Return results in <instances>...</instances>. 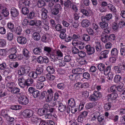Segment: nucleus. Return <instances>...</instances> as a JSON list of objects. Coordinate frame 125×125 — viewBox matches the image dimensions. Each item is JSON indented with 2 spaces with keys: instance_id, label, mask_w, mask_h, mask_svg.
Returning a JSON list of instances; mask_svg holds the SVG:
<instances>
[{
  "instance_id": "c03bdc74",
  "label": "nucleus",
  "mask_w": 125,
  "mask_h": 125,
  "mask_svg": "<svg viewBox=\"0 0 125 125\" xmlns=\"http://www.w3.org/2000/svg\"><path fill=\"white\" fill-rule=\"evenodd\" d=\"M124 84L121 83L120 85H119L116 87L117 90L119 92H122L123 90Z\"/></svg>"
},
{
  "instance_id": "8fccbe9b",
  "label": "nucleus",
  "mask_w": 125,
  "mask_h": 125,
  "mask_svg": "<svg viewBox=\"0 0 125 125\" xmlns=\"http://www.w3.org/2000/svg\"><path fill=\"white\" fill-rule=\"evenodd\" d=\"M72 37L73 40L79 41L80 40V37L79 35L73 34Z\"/></svg>"
},
{
  "instance_id": "cd10ccee",
  "label": "nucleus",
  "mask_w": 125,
  "mask_h": 125,
  "mask_svg": "<svg viewBox=\"0 0 125 125\" xmlns=\"http://www.w3.org/2000/svg\"><path fill=\"white\" fill-rule=\"evenodd\" d=\"M20 92V89L17 87H15L12 88L11 90V92L12 94H17Z\"/></svg>"
},
{
  "instance_id": "6ab92c4d",
  "label": "nucleus",
  "mask_w": 125,
  "mask_h": 125,
  "mask_svg": "<svg viewBox=\"0 0 125 125\" xmlns=\"http://www.w3.org/2000/svg\"><path fill=\"white\" fill-rule=\"evenodd\" d=\"M33 82V79L31 78H28L25 80V85L27 86H31Z\"/></svg>"
},
{
  "instance_id": "b1692460",
  "label": "nucleus",
  "mask_w": 125,
  "mask_h": 125,
  "mask_svg": "<svg viewBox=\"0 0 125 125\" xmlns=\"http://www.w3.org/2000/svg\"><path fill=\"white\" fill-rule=\"evenodd\" d=\"M10 68L7 67L6 68L4 71L3 73L4 74H8L10 73L11 72V69H13L12 67V65L10 64L9 65Z\"/></svg>"
},
{
  "instance_id": "473e14b6",
  "label": "nucleus",
  "mask_w": 125,
  "mask_h": 125,
  "mask_svg": "<svg viewBox=\"0 0 125 125\" xmlns=\"http://www.w3.org/2000/svg\"><path fill=\"white\" fill-rule=\"evenodd\" d=\"M97 104V103L96 102H94L92 103H89L87 104H86V107L87 109H89L93 108Z\"/></svg>"
},
{
  "instance_id": "37998d69",
  "label": "nucleus",
  "mask_w": 125,
  "mask_h": 125,
  "mask_svg": "<svg viewBox=\"0 0 125 125\" xmlns=\"http://www.w3.org/2000/svg\"><path fill=\"white\" fill-rule=\"evenodd\" d=\"M121 79V77L119 75H116L115 77L114 81L115 83H117L120 81Z\"/></svg>"
},
{
  "instance_id": "393cba45",
  "label": "nucleus",
  "mask_w": 125,
  "mask_h": 125,
  "mask_svg": "<svg viewBox=\"0 0 125 125\" xmlns=\"http://www.w3.org/2000/svg\"><path fill=\"white\" fill-rule=\"evenodd\" d=\"M38 75L36 71H31L29 74V76L30 77H32L34 79L38 77Z\"/></svg>"
},
{
  "instance_id": "9d476101",
  "label": "nucleus",
  "mask_w": 125,
  "mask_h": 125,
  "mask_svg": "<svg viewBox=\"0 0 125 125\" xmlns=\"http://www.w3.org/2000/svg\"><path fill=\"white\" fill-rule=\"evenodd\" d=\"M50 55V57L51 59V60L55 61L57 60H61L62 59L63 55Z\"/></svg>"
},
{
  "instance_id": "7c9ffc66",
  "label": "nucleus",
  "mask_w": 125,
  "mask_h": 125,
  "mask_svg": "<svg viewBox=\"0 0 125 125\" xmlns=\"http://www.w3.org/2000/svg\"><path fill=\"white\" fill-rule=\"evenodd\" d=\"M16 49V48L15 46L13 47L10 49L9 51L10 55H16L17 53V51Z\"/></svg>"
},
{
  "instance_id": "f3484780",
  "label": "nucleus",
  "mask_w": 125,
  "mask_h": 125,
  "mask_svg": "<svg viewBox=\"0 0 125 125\" xmlns=\"http://www.w3.org/2000/svg\"><path fill=\"white\" fill-rule=\"evenodd\" d=\"M42 12L41 14L42 18V19H45L47 17V11L45 8H43L42 9Z\"/></svg>"
},
{
  "instance_id": "bb28decb",
  "label": "nucleus",
  "mask_w": 125,
  "mask_h": 125,
  "mask_svg": "<svg viewBox=\"0 0 125 125\" xmlns=\"http://www.w3.org/2000/svg\"><path fill=\"white\" fill-rule=\"evenodd\" d=\"M6 36L7 39L8 40H11L13 39V35L11 32L9 31L7 32Z\"/></svg>"
},
{
  "instance_id": "ea45409f",
  "label": "nucleus",
  "mask_w": 125,
  "mask_h": 125,
  "mask_svg": "<svg viewBox=\"0 0 125 125\" xmlns=\"http://www.w3.org/2000/svg\"><path fill=\"white\" fill-rule=\"evenodd\" d=\"M2 13L6 17H7L9 14V12L6 8H4L2 10Z\"/></svg>"
},
{
  "instance_id": "e2e57ef3",
  "label": "nucleus",
  "mask_w": 125,
  "mask_h": 125,
  "mask_svg": "<svg viewBox=\"0 0 125 125\" xmlns=\"http://www.w3.org/2000/svg\"><path fill=\"white\" fill-rule=\"evenodd\" d=\"M51 11L52 14L55 15H57L59 12L58 10L55 8L52 9L51 10Z\"/></svg>"
},
{
  "instance_id": "49530a36",
  "label": "nucleus",
  "mask_w": 125,
  "mask_h": 125,
  "mask_svg": "<svg viewBox=\"0 0 125 125\" xmlns=\"http://www.w3.org/2000/svg\"><path fill=\"white\" fill-rule=\"evenodd\" d=\"M111 105L110 103H108L105 104L104 105V108L105 111L109 110L111 107Z\"/></svg>"
},
{
  "instance_id": "4468645a",
  "label": "nucleus",
  "mask_w": 125,
  "mask_h": 125,
  "mask_svg": "<svg viewBox=\"0 0 125 125\" xmlns=\"http://www.w3.org/2000/svg\"><path fill=\"white\" fill-rule=\"evenodd\" d=\"M85 57V56H84V55L83 56L82 55H78V56L77 57V59L78 61L81 59L82 60H81L80 61V64L83 65L85 64L86 63V61L83 59Z\"/></svg>"
},
{
  "instance_id": "20e7f679",
  "label": "nucleus",
  "mask_w": 125,
  "mask_h": 125,
  "mask_svg": "<svg viewBox=\"0 0 125 125\" xmlns=\"http://www.w3.org/2000/svg\"><path fill=\"white\" fill-rule=\"evenodd\" d=\"M73 3L70 0L65 1L64 3V9L65 10H68L70 8H71L72 6L73 5Z\"/></svg>"
},
{
  "instance_id": "2f4dec72",
  "label": "nucleus",
  "mask_w": 125,
  "mask_h": 125,
  "mask_svg": "<svg viewBox=\"0 0 125 125\" xmlns=\"http://www.w3.org/2000/svg\"><path fill=\"white\" fill-rule=\"evenodd\" d=\"M110 70L111 68L110 66H108L106 68H105L103 71L104 74L106 75H108L109 73Z\"/></svg>"
},
{
  "instance_id": "dca6fc26",
  "label": "nucleus",
  "mask_w": 125,
  "mask_h": 125,
  "mask_svg": "<svg viewBox=\"0 0 125 125\" xmlns=\"http://www.w3.org/2000/svg\"><path fill=\"white\" fill-rule=\"evenodd\" d=\"M31 116V120L32 122L35 123H37L39 122H40L42 120V119L41 118L35 115H32Z\"/></svg>"
},
{
  "instance_id": "e433bc0d",
  "label": "nucleus",
  "mask_w": 125,
  "mask_h": 125,
  "mask_svg": "<svg viewBox=\"0 0 125 125\" xmlns=\"http://www.w3.org/2000/svg\"><path fill=\"white\" fill-rule=\"evenodd\" d=\"M6 44V41L5 39L0 38V47H3L5 46Z\"/></svg>"
},
{
  "instance_id": "5701e85b",
  "label": "nucleus",
  "mask_w": 125,
  "mask_h": 125,
  "mask_svg": "<svg viewBox=\"0 0 125 125\" xmlns=\"http://www.w3.org/2000/svg\"><path fill=\"white\" fill-rule=\"evenodd\" d=\"M94 45L95 46L96 50L97 51H100L101 48V46L99 41L98 40L95 41Z\"/></svg>"
},
{
  "instance_id": "f704fd0d",
  "label": "nucleus",
  "mask_w": 125,
  "mask_h": 125,
  "mask_svg": "<svg viewBox=\"0 0 125 125\" xmlns=\"http://www.w3.org/2000/svg\"><path fill=\"white\" fill-rule=\"evenodd\" d=\"M100 25L102 29H104L107 27L108 26V24L105 21H102L100 22Z\"/></svg>"
},
{
  "instance_id": "c9c22d12",
  "label": "nucleus",
  "mask_w": 125,
  "mask_h": 125,
  "mask_svg": "<svg viewBox=\"0 0 125 125\" xmlns=\"http://www.w3.org/2000/svg\"><path fill=\"white\" fill-rule=\"evenodd\" d=\"M49 35L48 34H43L42 37V41L44 42H46L49 38Z\"/></svg>"
},
{
  "instance_id": "c756f323",
  "label": "nucleus",
  "mask_w": 125,
  "mask_h": 125,
  "mask_svg": "<svg viewBox=\"0 0 125 125\" xmlns=\"http://www.w3.org/2000/svg\"><path fill=\"white\" fill-rule=\"evenodd\" d=\"M43 69L42 67H39L37 68L36 70L35 71L38 75L42 74L43 72Z\"/></svg>"
},
{
  "instance_id": "7ed1b4c3",
  "label": "nucleus",
  "mask_w": 125,
  "mask_h": 125,
  "mask_svg": "<svg viewBox=\"0 0 125 125\" xmlns=\"http://www.w3.org/2000/svg\"><path fill=\"white\" fill-rule=\"evenodd\" d=\"M22 115L26 118H29L32 116L33 114V111L29 109H27L24 110L22 112Z\"/></svg>"
},
{
  "instance_id": "3c124183",
  "label": "nucleus",
  "mask_w": 125,
  "mask_h": 125,
  "mask_svg": "<svg viewBox=\"0 0 125 125\" xmlns=\"http://www.w3.org/2000/svg\"><path fill=\"white\" fill-rule=\"evenodd\" d=\"M29 11L28 9L26 7H22V13L24 15H26L28 13Z\"/></svg>"
},
{
  "instance_id": "6e6d98bb",
  "label": "nucleus",
  "mask_w": 125,
  "mask_h": 125,
  "mask_svg": "<svg viewBox=\"0 0 125 125\" xmlns=\"http://www.w3.org/2000/svg\"><path fill=\"white\" fill-rule=\"evenodd\" d=\"M33 52L35 54H40L41 53V50L39 48H36L33 49Z\"/></svg>"
},
{
  "instance_id": "a211bd4d",
  "label": "nucleus",
  "mask_w": 125,
  "mask_h": 125,
  "mask_svg": "<svg viewBox=\"0 0 125 125\" xmlns=\"http://www.w3.org/2000/svg\"><path fill=\"white\" fill-rule=\"evenodd\" d=\"M58 109L60 112H63L65 110L66 108V105H63L61 103H58Z\"/></svg>"
},
{
  "instance_id": "de8ad7c7",
  "label": "nucleus",
  "mask_w": 125,
  "mask_h": 125,
  "mask_svg": "<svg viewBox=\"0 0 125 125\" xmlns=\"http://www.w3.org/2000/svg\"><path fill=\"white\" fill-rule=\"evenodd\" d=\"M34 98H38L40 95V92L38 90L35 91L32 94Z\"/></svg>"
},
{
  "instance_id": "72a5a7b5",
  "label": "nucleus",
  "mask_w": 125,
  "mask_h": 125,
  "mask_svg": "<svg viewBox=\"0 0 125 125\" xmlns=\"http://www.w3.org/2000/svg\"><path fill=\"white\" fill-rule=\"evenodd\" d=\"M47 71L49 73H53L55 71L53 67L52 66H48L46 69Z\"/></svg>"
},
{
  "instance_id": "864d4df0",
  "label": "nucleus",
  "mask_w": 125,
  "mask_h": 125,
  "mask_svg": "<svg viewBox=\"0 0 125 125\" xmlns=\"http://www.w3.org/2000/svg\"><path fill=\"white\" fill-rule=\"evenodd\" d=\"M89 99L90 100L92 101H96L98 99L93 94L90 96Z\"/></svg>"
},
{
  "instance_id": "4d7b16f0",
  "label": "nucleus",
  "mask_w": 125,
  "mask_h": 125,
  "mask_svg": "<svg viewBox=\"0 0 125 125\" xmlns=\"http://www.w3.org/2000/svg\"><path fill=\"white\" fill-rule=\"evenodd\" d=\"M51 74L49 73L47 74V78L50 80H53L55 79V77L54 76Z\"/></svg>"
},
{
  "instance_id": "052dcab7",
  "label": "nucleus",
  "mask_w": 125,
  "mask_h": 125,
  "mask_svg": "<svg viewBox=\"0 0 125 125\" xmlns=\"http://www.w3.org/2000/svg\"><path fill=\"white\" fill-rule=\"evenodd\" d=\"M83 76L84 78L87 79H89L90 78V75L87 72H85L83 74Z\"/></svg>"
},
{
  "instance_id": "a19ab883",
  "label": "nucleus",
  "mask_w": 125,
  "mask_h": 125,
  "mask_svg": "<svg viewBox=\"0 0 125 125\" xmlns=\"http://www.w3.org/2000/svg\"><path fill=\"white\" fill-rule=\"evenodd\" d=\"M93 94L98 99L99 98H100L102 96V94L101 93L98 91H94Z\"/></svg>"
},
{
  "instance_id": "aec40b11",
  "label": "nucleus",
  "mask_w": 125,
  "mask_h": 125,
  "mask_svg": "<svg viewBox=\"0 0 125 125\" xmlns=\"http://www.w3.org/2000/svg\"><path fill=\"white\" fill-rule=\"evenodd\" d=\"M68 104L71 108L75 107V104L74 99H69L68 101Z\"/></svg>"
},
{
  "instance_id": "39448f33",
  "label": "nucleus",
  "mask_w": 125,
  "mask_h": 125,
  "mask_svg": "<svg viewBox=\"0 0 125 125\" xmlns=\"http://www.w3.org/2000/svg\"><path fill=\"white\" fill-rule=\"evenodd\" d=\"M85 48L87 52L89 55L93 54L95 51L94 48L91 47L89 45H87L85 46Z\"/></svg>"
},
{
  "instance_id": "2eb2a0df",
  "label": "nucleus",
  "mask_w": 125,
  "mask_h": 125,
  "mask_svg": "<svg viewBox=\"0 0 125 125\" xmlns=\"http://www.w3.org/2000/svg\"><path fill=\"white\" fill-rule=\"evenodd\" d=\"M118 96V94L117 93H113L108 94L107 97L109 100H115Z\"/></svg>"
},
{
  "instance_id": "4be33fe9",
  "label": "nucleus",
  "mask_w": 125,
  "mask_h": 125,
  "mask_svg": "<svg viewBox=\"0 0 125 125\" xmlns=\"http://www.w3.org/2000/svg\"><path fill=\"white\" fill-rule=\"evenodd\" d=\"M72 51L73 52L74 54H76L78 53V54H85L84 52L83 51H80L78 52V50L75 47H73L72 49Z\"/></svg>"
},
{
  "instance_id": "c85d7f7f",
  "label": "nucleus",
  "mask_w": 125,
  "mask_h": 125,
  "mask_svg": "<svg viewBox=\"0 0 125 125\" xmlns=\"http://www.w3.org/2000/svg\"><path fill=\"white\" fill-rule=\"evenodd\" d=\"M98 69L100 71H103L105 68V66L104 64L102 63L99 64L97 66Z\"/></svg>"
},
{
  "instance_id": "412c9836",
  "label": "nucleus",
  "mask_w": 125,
  "mask_h": 125,
  "mask_svg": "<svg viewBox=\"0 0 125 125\" xmlns=\"http://www.w3.org/2000/svg\"><path fill=\"white\" fill-rule=\"evenodd\" d=\"M32 38L35 40L38 41L41 38L40 34L38 32H34L32 34Z\"/></svg>"
},
{
  "instance_id": "603ef678",
  "label": "nucleus",
  "mask_w": 125,
  "mask_h": 125,
  "mask_svg": "<svg viewBox=\"0 0 125 125\" xmlns=\"http://www.w3.org/2000/svg\"><path fill=\"white\" fill-rule=\"evenodd\" d=\"M85 46L84 43L82 42L79 41V43L78 44L77 47L79 49H81L83 48Z\"/></svg>"
},
{
  "instance_id": "423d86ee",
  "label": "nucleus",
  "mask_w": 125,
  "mask_h": 125,
  "mask_svg": "<svg viewBox=\"0 0 125 125\" xmlns=\"http://www.w3.org/2000/svg\"><path fill=\"white\" fill-rule=\"evenodd\" d=\"M18 10L15 8L13 7L10 9V14L11 16L14 17H15L19 15Z\"/></svg>"
},
{
  "instance_id": "ddd939ff",
  "label": "nucleus",
  "mask_w": 125,
  "mask_h": 125,
  "mask_svg": "<svg viewBox=\"0 0 125 125\" xmlns=\"http://www.w3.org/2000/svg\"><path fill=\"white\" fill-rule=\"evenodd\" d=\"M30 3V1L29 0L25 1V0H21L20 2L19 6L21 7L26 6H28L29 5Z\"/></svg>"
},
{
  "instance_id": "0eeeda50",
  "label": "nucleus",
  "mask_w": 125,
  "mask_h": 125,
  "mask_svg": "<svg viewBox=\"0 0 125 125\" xmlns=\"http://www.w3.org/2000/svg\"><path fill=\"white\" fill-rule=\"evenodd\" d=\"M25 80L24 76L20 77L18 79V84L21 87L24 88L25 86Z\"/></svg>"
},
{
  "instance_id": "bf43d9fd",
  "label": "nucleus",
  "mask_w": 125,
  "mask_h": 125,
  "mask_svg": "<svg viewBox=\"0 0 125 125\" xmlns=\"http://www.w3.org/2000/svg\"><path fill=\"white\" fill-rule=\"evenodd\" d=\"M80 11L83 15L86 16H88L89 15L88 12L85 9H81L80 10Z\"/></svg>"
},
{
  "instance_id": "13d9d810",
  "label": "nucleus",
  "mask_w": 125,
  "mask_h": 125,
  "mask_svg": "<svg viewBox=\"0 0 125 125\" xmlns=\"http://www.w3.org/2000/svg\"><path fill=\"white\" fill-rule=\"evenodd\" d=\"M102 37L101 38V40L103 42L105 43L108 41V38L106 36V35L104 34V36L103 37H102Z\"/></svg>"
},
{
  "instance_id": "774afa93",
  "label": "nucleus",
  "mask_w": 125,
  "mask_h": 125,
  "mask_svg": "<svg viewBox=\"0 0 125 125\" xmlns=\"http://www.w3.org/2000/svg\"><path fill=\"white\" fill-rule=\"evenodd\" d=\"M7 27L10 29H12L14 28V25L11 22H9L7 23Z\"/></svg>"
},
{
  "instance_id": "0e129e2a",
  "label": "nucleus",
  "mask_w": 125,
  "mask_h": 125,
  "mask_svg": "<svg viewBox=\"0 0 125 125\" xmlns=\"http://www.w3.org/2000/svg\"><path fill=\"white\" fill-rule=\"evenodd\" d=\"M112 55H117L118 54V51L117 49L115 48L112 49L111 51Z\"/></svg>"
},
{
  "instance_id": "09e8293b",
  "label": "nucleus",
  "mask_w": 125,
  "mask_h": 125,
  "mask_svg": "<svg viewBox=\"0 0 125 125\" xmlns=\"http://www.w3.org/2000/svg\"><path fill=\"white\" fill-rule=\"evenodd\" d=\"M83 39L85 41H88L90 40V37L88 35L84 34L83 35Z\"/></svg>"
},
{
  "instance_id": "79ce46f5",
  "label": "nucleus",
  "mask_w": 125,
  "mask_h": 125,
  "mask_svg": "<svg viewBox=\"0 0 125 125\" xmlns=\"http://www.w3.org/2000/svg\"><path fill=\"white\" fill-rule=\"evenodd\" d=\"M44 85V84L43 83L38 82L36 85V87L38 89H41L43 87Z\"/></svg>"
},
{
  "instance_id": "f03ea898",
  "label": "nucleus",
  "mask_w": 125,
  "mask_h": 125,
  "mask_svg": "<svg viewBox=\"0 0 125 125\" xmlns=\"http://www.w3.org/2000/svg\"><path fill=\"white\" fill-rule=\"evenodd\" d=\"M114 69L116 72L118 73H120L122 71L125 69V63H121L118 64V66H115Z\"/></svg>"
},
{
  "instance_id": "f257e3e1",
  "label": "nucleus",
  "mask_w": 125,
  "mask_h": 125,
  "mask_svg": "<svg viewBox=\"0 0 125 125\" xmlns=\"http://www.w3.org/2000/svg\"><path fill=\"white\" fill-rule=\"evenodd\" d=\"M20 95L18 99V101L19 103L22 105H26L29 103V100L26 97L23 95L22 93H19Z\"/></svg>"
},
{
  "instance_id": "338daca9",
  "label": "nucleus",
  "mask_w": 125,
  "mask_h": 125,
  "mask_svg": "<svg viewBox=\"0 0 125 125\" xmlns=\"http://www.w3.org/2000/svg\"><path fill=\"white\" fill-rule=\"evenodd\" d=\"M87 31L90 35H93L94 34V32L92 28H88L86 30Z\"/></svg>"
},
{
  "instance_id": "4c0bfd02",
  "label": "nucleus",
  "mask_w": 125,
  "mask_h": 125,
  "mask_svg": "<svg viewBox=\"0 0 125 125\" xmlns=\"http://www.w3.org/2000/svg\"><path fill=\"white\" fill-rule=\"evenodd\" d=\"M108 7L112 11L114 12L116 11V10L115 6L112 4H108Z\"/></svg>"
},
{
  "instance_id": "5fc2aeb1",
  "label": "nucleus",
  "mask_w": 125,
  "mask_h": 125,
  "mask_svg": "<svg viewBox=\"0 0 125 125\" xmlns=\"http://www.w3.org/2000/svg\"><path fill=\"white\" fill-rule=\"evenodd\" d=\"M53 97V95H47L46 99V102H50L52 100Z\"/></svg>"
},
{
  "instance_id": "1a4fd4ad",
  "label": "nucleus",
  "mask_w": 125,
  "mask_h": 125,
  "mask_svg": "<svg viewBox=\"0 0 125 125\" xmlns=\"http://www.w3.org/2000/svg\"><path fill=\"white\" fill-rule=\"evenodd\" d=\"M17 40L18 43L22 44H25L27 41L26 38L23 36L18 37Z\"/></svg>"
},
{
  "instance_id": "6e6552de",
  "label": "nucleus",
  "mask_w": 125,
  "mask_h": 125,
  "mask_svg": "<svg viewBox=\"0 0 125 125\" xmlns=\"http://www.w3.org/2000/svg\"><path fill=\"white\" fill-rule=\"evenodd\" d=\"M42 22L40 20H32L30 22V25L31 26L35 25L39 27L41 24Z\"/></svg>"
},
{
  "instance_id": "a18cd8bd",
  "label": "nucleus",
  "mask_w": 125,
  "mask_h": 125,
  "mask_svg": "<svg viewBox=\"0 0 125 125\" xmlns=\"http://www.w3.org/2000/svg\"><path fill=\"white\" fill-rule=\"evenodd\" d=\"M1 115L4 117L6 118L8 116L7 111L5 110H2L1 112Z\"/></svg>"
},
{
  "instance_id": "a878e982",
  "label": "nucleus",
  "mask_w": 125,
  "mask_h": 125,
  "mask_svg": "<svg viewBox=\"0 0 125 125\" xmlns=\"http://www.w3.org/2000/svg\"><path fill=\"white\" fill-rule=\"evenodd\" d=\"M46 110L43 109H39L37 111V113L38 114L41 116H43L45 115L46 113Z\"/></svg>"
},
{
  "instance_id": "680f3d73",
  "label": "nucleus",
  "mask_w": 125,
  "mask_h": 125,
  "mask_svg": "<svg viewBox=\"0 0 125 125\" xmlns=\"http://www.w3.org/2000/svg\"><path fill=\"white\" fill-rule=\"evenodd\" d=\"M57 87L58 89L62 90L65 88V86L63 83H60L57 84Z\"/></svg>"
},
{
  "instance_id": "58836bf2",
  "label": "nucleus",
  "mask_w": 125,
  "mask_h": 125,
  "mask_svg": "<svg viewBox=\"0 0 125 125\" xmlns=\"http://www.w3.org/2000/svg\"><path fill=\"white\" fill-rule=\"evenodd\" d=\"M44 1L42 0H39L37 1V5L39 8H41L44 6L45 5Z\"/></svg>"
},
{
  "instance_id": "f8f14e48",
  "label": "nucleus",
  "mask_w": 125,
  "mask_h": 125,
  "mask_svg": "<svg viewBox=\"0 0 125 125\" xmlns=\"http://www.w3.org/2000/svg\"><path fill=\"white\" fill-rule=\"evenodd\" d=\"M84 71L83 69L78 68L73 69L72 71V72L75 74H82L84 72Z\"/></svg>"
},
{
  "instance_id": "9b49d317",
  "label": "nucleus",
  "mask_w": 125,
  "mask_h": 125,
  "mask_svg": "<svg viewBox=\"0 0 125 125\" xmlns=\"http://www.w3.org/2000/svg\"><path fill=\"white\" fill-rule=\"evenodd\" d=\"M82 26L84 28L88 27L90 24V21L87 19L83 20L81 23Z\"/></svg>"
},
{
  "instance_id": "69168bd1",
  "label": "nucleus",
  "mask_w": 125,
  "mask_h": 125,
  "mask_svg": "<svg viewBox=\"0 0 125 125\" xmlns=\"http://www.w3.org/2000/svg\"><path fill=\"white\" fill-rule=\"evenodd\" d=\"M52 49V48L48 46H45L44 48V51L49 53L51 52Z\"/></svg>"
}]
</instances>
